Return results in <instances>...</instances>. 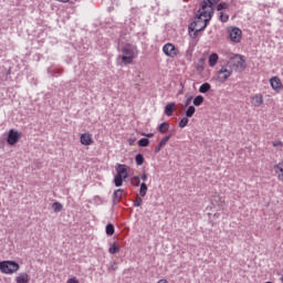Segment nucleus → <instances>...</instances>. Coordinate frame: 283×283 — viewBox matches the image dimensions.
Masks as SVG:
<instances>
[{"label":"nucleus","mask_w":283,"mask_h":283,"mask_svg":"<svg viewBox=\"0 0 283 283\" xmlns=\"http://www.w3.org/2000/svg\"><path fill=\"white\" fill-rule=\"evenodd\" d=\"M169 128H170L169 122H163V124L158 126V132L161 134H165L169 130Z\"/></svg>","instance_id":"nucleus-18"},{"label":"nucleus","mask_w":283,"mask_h":283,"mask_svg":"<svg viewBox=\"0 0 283 283\" xmlns=\"http://www.w3.org/2000/svg\"><path fill=\"white\" fill-rule=\"evenodd\" d=\"M232 74L233 69H228V66H221V70L217 73V81L219 83H226Z\"/></svg>","instance_id":"nucleus-7"},{"label":"nucleus","mask_w":283,"mask_h":283,"mask_svg":"<svg viewBox=\"0 0 283 283\" xmlns=\"http://www.w3.org/2000/svg\"><path fill=\"white\" fill-rule=\"evenodd\" d=\"M123 196H124L123 189L116 190L113 195L114 201L119 202L122 200Z\"/></svg>","instance_id":"nucleus-21"},{"label":"nucleus","mask_w":283,"mask_h":283,"mask_svg":"<svg viewBox=\"0 0 283 283\" xmlns=\"http://www.w3.org/2000/svg\"><path fill=\"white\" fill-rule=\"evenodd\" d=\"M229 9V3L227 2H220L217 4V11H222Z\"/></svg>","instance_id":"nucleus-29"},{"label":"nucleus","mask_w":283,"mask_h":283,"mask_svg":"<svg viewBox=\"0 0 283 283\" xmlns=\"http://www.w3.org/2000/svg\"><path fill=\"white\" fill-rule=\"evenodd\" d=\"M147 193H148V186H147V184L143 182V184L140 185L139 196H140L142 198H145V197L147 196Z\"/></svg>","instance_id":"nucleus-20"},{"label":"nucleus","mask_w":283,"mask_h":283,"mask_svg":"<svg viewBox=\"0 0 283 283\" xmlns=\"http://www.w3.org/2000/svg\"><path fill=\"white\" fill-rule=\"evenodd\" d=\"M80 143L83 146H92L94 144L93 136L90 133L83 134L80 137Z\"/></svg>","instance_id":"nucleus-11"},{"label":"nucleus","mask_w":283,"mask_h":283,"mask_svg":"<svg viewBox=\"0 0 283 283\" xmlns=\"http://www.w3.org/2000/svg\"><path fill=\"white\" fill-rule=\"evenodd\" d=\"M129 167L127 165H117L116 167V176L122 177L126 180L129 177Z\"/></svg>","instance_id":"nucleus-10"},{"label":"nucleus","mask_w":283,"mask_h":283,"mask_svg":"<svg viewBox=\"0 0 283 283\" xmlns=\"http://www.w3.org/2000/svg\"><path fill=\"white\" fill-rule=\"evenodd\" d=\"M22 138V134L19 130H14V128H10L8 132L7 144L10 146H14Z\"/></svg>","instance_id":"nucleus-8"},{"label":"nucleus","mask_w":283,"mask_h":283,"mask_svg":"<svg viewBox=\"0 0 283 283\" xmlns=\"http://www.w3.org/2000/svg\"><path fill=\"white\" fill-rule=\"evenodd\" d=\"M189 103H190V99H188V101L186 102V105L188 106V105H189Z\"/></svg>","instance_id":"nucleus-44"},{"label":"nucleus","mask_w":283,"mask_h":283,"mask_svg":"<svg viewBox=\"0 0 283 283\" xmlns=\"http://www.w3.org/2000/svg\"><path fill=\"white\" fill-rule=\"evenodd\" d=\"M219 55L218 53H211V55H209V66L210 67H214L218 64V60H219Z\"/></svg>","instance_id":"nucleus-17"},{"label":"nucleus","mask_w":283,"mask_h":283,"mask_svg":"<svg viewBox=\"0 0 283 283\" xmlns=\"http://www.w3.org/2000/svg\"><path fill=\"white\" fill-rule=\"evenodd\" d=\"M105 231H106V234H107V235H114V234H115V227H114V224L108 223V224L106 226Z\"/></svg>","instance_id":"nucleus-25"},{"label":"nucleus","mask_w":283,"mask_h":283,"mask_svg":"<svg viewBox=\"0 0 283 283\" xmlns=\"http://www.w3.org/2000/svg\"><path fill=\"white\" fill-rule=\"evenodd\" d=\"M15 283H30L31 276L27 272L18 274L14 279Z\"/></svg>","instance_id":"nucleus-13"},{"label":"nucleus","mask_w":283,"mask_h":283,"mask_svg":"<svg viewBox=\"0 0 283 283\" xmlns=\"http://www.w3.org/2000/svg\"><path fill=\"white\" fill-rule=\"evenodd\" d=\"M211 203L217 207H222L226 203L224 197L220 195H214L211 197Z\"/></svg>","instance_id":"nucleus-14"},{"label":"nucleus","mask_w":283,"mask_h":283,"mask_svg":"<svg viewBox=\"0 0 283 283\" xmlns=\"http://www.w3.org/2000/svg\"><path fill=\"white\" fill-rule=\"evenodd\" d=\"M262 104H264V97H262V95H260V94L252 95V97H251L252 106L260 107V106H262Z\"/></svg>","instance_id":"nucleus-12"},{"label":"nucleus","mask_w":283,"mask_h":283,"mask_svg":"<svg viewBox=\"0 0 283 283\" xmlns=\"http://www.w3.org/2000/svg\"><path fill=\"white\" fill-rule=\"evenodd\" d=\"M150 144V140L147 139V138H142L139 142H138V146L139 147H148Z\"/></svg>","instance_id":"nucleus-31"},{"label":"nucleus","mask_w":283,"mask_h":283,"mask_svg":"<svg viewBox=\"0 0 283 283\" xmlns=\"http://www.w3.org/2000/svg\"><path fill=\"white\" fill-rule=\"evenodd\" d=\"M157 283H169L167 280H159Z\"/></svg>","instance_id":"nucleus-41"},{"label":"nucleus","mask_w":283,"mask_h":283,"mask_svg":"<svg viewBox=\"0 0 283 283\" xmlns=\"http://www.w3.org/2000/svg\"><path fill=\"white\" fill-rule=\"evenodd\" d=\"M230 70L242 72L247 69V62L242 55H233L229 60Z\"/></svg>","instance_id":"nucleus-4"},{"label":"nucleus","mask_w":283,"mask_h":283,"mask_svg":"<svg viewBox=\"0 0 283 283\" xmlns=\"http://www.w3.org/2000/svg\"><path fill=\"white\" fill-rule=\"evenodd\" d=\"M196 112H197L196 106H189V107L187 108V111H186V116H187V118L193 117V115L196 114Z\"/></svg>","instance_id":"nucleus-23"},{"label":"nucleus","mask_w":283,"mask_h":283,"mask_svg":"<svg viewBox=\"0 0 283 283\" xmlns=\"http://www.w3.org/2000/svg\"><path fill=\"white\" fill-rule=\"evenodd\" d=\"M52 209L54 212H61L63 211V205L60 202L52 203Z\"/></svg>","instance_id":"nucleus-28"},{"label":"nucleus","mask_w":283,"mask_h":283,"mask_svg":"<svg viewBox=\"0 0 283 283\" xmlns=\"http://www.w3.org/2000/svg\"><path fill=\"white\" fill-rule=\"evenodd\" d=\"M66 283H80V281L76 277L69 279Z\"/></svg>","instance_id":"nucleus-38"},{"label":"nucleus","mask_w":283,"mask_h":283,"mask_svg":"<svg viewBox=\"0 0 283 283\" xmlns=\"http://www.w3.org/2000/svg\"><path fill=\"white\" fill-rule=\"evenodd\" d=\"M219 19H220L221 22L227 23V21H229V15L221 11L220 15H219Z\"/></svg>","instance_id":"nucleus-33"},{"label":"nucleus","mask_w":283,"mask_h":283,"mask_svg":"<svg viewBox=\"0 0 283 283\" xmlns=\"http://www.w3.org/2000/svg\"><path fill=\"white\" fill-rule=\"evenodd\" d=\"M148 138H153L154 137V134H148L146 135Z\"/></svg>","instance_id":"nucleus-43"},{"label":"nucleus","mask_w":283,"mask_h":283,"mask_svg":"<svg viewBox=\"0 0 283 283\" xmlns=\"http://www.w3.org/2000/svg\"><path fill=\"white\" fill-rule=\"evenodd\" d=\"M148 178H149L148 174H147V172H143L140 179H142L143 181H147Z\"/></svg>","instance_id":"nucleus-37"},{"label":"nucleus","mask_w":283,"mask_h":283,"mask_svg":"<svg viewBox=\"0 0 283 283\" xmlns=\"http://www.w3.org/2000/svg\"><path fill=\"white\" fill-rule=\"evenodd\" d=\"M188 124H189V117H182V118L180 119V122H179V127H180V128H185V127L188 126Z\"/></svg>","instance_id":"nucleus-30"},{"label":"nucleus","mask_w":283,"mask_h":283,"mask_svg":"<svg viewBox=\"0 0 283 283\" xmlns=\"http://www.w3.org/2000/svg\"><path fill=\"white\" fill-rule=\"evenodd\" d=\"M227 32L232 43H240L242 41V30L238 27H228Z\"/></svg>","instance_id":"nucleus-5"},{"label":"nucleus","mask_w":283,"mask_h":283,"mask_svg":"<svg viewBox=\"0 0 283 283\" xmlns=\"http://www.w3.org/2000/svg\"><path fill=\"white\" fill-rule=\"evenodd\" d=\"M143 202H144L143 197L137 196L135 201H134V207H136V208L142 207Z\"/></svg>","instance_id":"nucleus-32"},{"label":"nucleus","mask_w":283,"mask_h":283,"mask_svg":"<svg viewBox=\"0 0 283 283\" xmlns=\"http://www.w3.org/2000/svg\"><path fill=\"white\" fill-rule=\"evenodd\" d=\"M120 251V248L117 245V243H114L108 249L109 254H116Z\"/></svg>","instance_id":"nucleus-27"},{"label":"nucleus","mask_w":283,"mask_h":283,"mask_svg":"<svg viewBox=\"0 0 283 283\" xmlns=\"http://www.w3.org/2000/svg\"><path fill=\"white\" fill-rule=\"evenodd\" d=\"M128 143H129L130 146H133L135 140L134 139H129Z\"/></svg>","instance_id":"nucleus-42"},{"label":"nucleus","mask_w":283,"mask_h":283,"mask_svg":"<svg viewBox=\"0 0 283 283\" xmlns=\"http://www.w3.org/2000/svg\"><path fill=\"white\" fill-rule=\"evenodd\" d=\"M120 60L124 65H132L139 56V49L136 44H124L120 49Z\"/></svg>","instance_id":"nucleus-2"},{"label":"nucleus","mask_w":283,"mask_h":283,"mask_svg":"<svg viewBox=\"0 0 283 283\" xmlns=\"http://www.w3.org/2000/svg\"><path fill=\"white\" fill-rule=\"evenodd\" d=\"M279 181H283V160L273 167Z\"/></svg>","instance_id":"nucleus-15"},{"label":"nucleus","mask_w":283,"mask_h":283,"mask_svg":"<svg viewBox=\"0 0 283 283\" xmlns=\"http://www.w3.org/2000/svg\"><path fill=\"white\" fill-rule=\"evenodd\" d=\"M272 146L276 149H282L283 148V143L280 142V140H275V142H272Z\"/></svg>","instance_id":"nucleus-36"},{"label":"nucleus","mask_w":283,"mask_h":283,"mask_svg":"<svg viewBox=\"0 0 283 283\" xmlns=\"http://www.w3.org/2000/svg\"><path fill=\"white\" fill-rule=\"evenodd\" d=\"M164 147L158 144V146L155 148V153H160Z\"/></svg>","instance_id":"nucleus-39"},{"label":"nucleus","mask_w":283,"mask_h":283,"mask_svg":"<svg viewBox=\"0 0 283 283\" xmlns=\"http://www.w3.org/2000/svg\"><path fill=\"white\" fill-rule=\"evenodd\" d=\"M220 0H203L201 2V8L199 9V15L196 18L189 27V32H195L197 35L198 32L203 31L208 23L212 20L213 17V4L218 3Z\"/></svg>","instance_id":"nucleus-1"},{"label":"nucleus","mask_w":283,"mask_h":283,"mask_svg":"<svg viewBox=\"0 0 283 283\" xmlns=\"http://www.w3.org/2000/svg\"><path fill=\"white\" fill-rule=\"evenodd\" d=\"M171 139V136H166V137H164L160 142H159V145H160V147H165L167 144H168V142Z\"/></svg>","instance_id":"nucleus-34"},{"label":"nucleus","mask_w":283,"mask_h":283,"mask_svg":"<svg viewBox=\"0 0 283 283\" xmlns=\"http://www.w3.org/2000/svg\"><path fill=\"white\" fill-rule=\"evenodd\" d=\"M177 109V104L175 102H170L165 106V114L167 116H172L174 112Z\"/></svg>","instance_id":"nucleus-16"},{"label":"nucleus","mask_w":283,"mask_h":283,"mask_svg":"<svg viewBox=\"0 0 283 283\" xmlns=\"http://www.w3.org/2000/svg\"><path fill=\"white\" fill-rule=\"evenodd\" d=\"M59 2H62V3H69L70 0H57Z\"/></svg>","instance_id":"nucleus-40"},{"label":"nucleus","mask_w":283,"mask_h":283,"mask_svg":"<svg viewBox=\"0 0 283 283\" xmlns=\"http://www.w3.org/2000/svg\"><path fill=\"white\" fill-rule=\"evenodd\" d=\"M266 283H273V282H266Z\"/></svg>","instance_id":"nucleus-46"},{"label":"nucleus","mask_w":283,"mask_h":283,"mask_svg":"<svg viewBox=\"0 0 283 283\" xmlns=\"http://www.w3.org/2000/svg\"><path fill=\"white\" fill-rule=\"evenodd\" d=\"M21 269L20 264L14 261H2L0 262V272L2 274L12 275L19 272Z\"/></svg>","instance_id":"nucleus-3"},{"label":"nucleus","mask_w":283,"mask_h":283,"mask_svg":"<svg viewBox=\"0 0 283 283\" xmlns=\"http://www.w3.org/2000/svg\"><path fill=\"white\" fill-rule=\"evenodd\" d=\"M205 103V97L203 95H197L193 99V105L199 107Z\"/></svg>","instance_id":"nucleus-22"},{"label":"nucleus","mask_w":283,"mask_h":283,"mask_svg":"<svg viewBox=\"0 0 283 283\" xmlns=\"http://www.w3.org/2000/svg\"><path fill=\"white\" fill-rule=\"evenodd\" d=\"M132 185H133L134 187H139V185H140V178H139L138 176L133 177V179H132Z\"/></svg>","instance_id":"nucleus-35"},{"label":"nucleus","mask_w":283,"mask_h":283,"mask_svg":"<svg viewBox=\"0 0 283 283\" xmlns=\"http://www.w3.org/2000/svg\"><path fill=\"white\" fill-rule=\"evenodd\" d=\"M124 178H122L120 176L116 175L114 178V184L116 187H122L124 185Z\"/></svg>","instance_id":"nucleus-26"},{"label":"nucleus","mask_w":283,"mask_h":283,"mask_svg":"<svg viewBox=\"0 0 283 283\" xmlns=\"http://www.w3.org/2000/svg\"><path fill=\"white\" fill-rule=\"evenodd\" d=\"M135 163L137 166H143L145 164V157L142 154L136 155Z\"/></svg>","instance_id":"nucleus-24"},{"label":"nucleus","mask_w":283,"mask_h":283,"mask_svg":"<svg viewBox=\"0 0 283 283\" xmlns=\"http://www.w3.org/2000/svg\"><path fill=\"white\" fill-rule=\"evenodd\" d=\"M270 85H271L272 90H273L276 94H280V92L283 90L282 80H280V77H277V75H274V76L270 80Z\"/></svg>","instance_id":"nucleus-9"},{"label":"nucleus","mask_w":283,"mask_h":283,"mask_svg":"<svg viewBox=\"0 0 283 283\" xmlns=\"http://www.w3.org/2000/svg\"><path fill=\"white\" fill-rule=\"evenodd\" d=\"M281 282L283 283V275L281 276Z\"/></svg>","instance_id":"nucleus-45"},{"label":"nucleus","mask_w":283,"mask_h":283,"mask_svg":"<svg viewBox=\"0 0 283 283\" xmlns=\"http://www.w3.org/2000/svg\"><path fill=\"white\" fill-rule=\"evenodd\" d=\"M211 84H209V82H205V84H201V86L199 87V92L201 94H207L210 90H211Z\"/></svg>","instance_id":"nucleus-19"},{"label":"nucleus","mask_w":283,"mask_h":283,"mask_svg":"<svg viewBox=\"0 0 283 283\" xmlns=\"http://www.w3.org/2000/svg\"><path fill=\"white\" fill-rule=\"evenodd\" d=\"M163 52L166 56H168L170 59H175L180 55V50L177 49L175 44H171V42L164 44Z\"/></svg>","instance_id":"nucleus-6"}]
</instances>
